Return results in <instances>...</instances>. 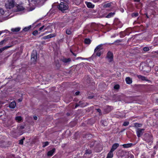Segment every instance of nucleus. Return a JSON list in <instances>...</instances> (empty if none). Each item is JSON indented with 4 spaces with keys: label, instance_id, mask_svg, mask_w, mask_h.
<instances>
[{
    "label": "nucleus",
    "instance_id": "f257e3e1",
    "mask_svg": "<svg viewBox=\"0 0 158 158\" xmlns=\"http://www.w3.org/2000/svg\"><path fill=\"white\" fill-rule=\"evenodd\" d=\"M57 8L59 10L64 12V10L68 9L69 6L66 2H61L59 5L57 6Z\"/></svg>",
    "mask_w": 158,
    "mask_h": 158
},
{
    "label": "nucleus",
    "instance_id": "f03ea898",
    "mask_svg": "<svg viewBox=\"0 0 158 158\" xmlns=\"http://www.w3.org/2000/svg\"><path fill=\"white\" fill-rule=\"evenodd\" d=\"M103 44H100L98 45L96 47L94 50V52L97 53L96 55L98 56H100L102 54L103 52H102L101 50L103 49L102 47Z\"/></svg>",
    "mask_w": 158,
    "mask_h": 158
},
{
    "label": "nucleus",
    "instance_id": "7ed1b4c3",
    "mask_svg": "<svg viewBox=\"0 0 158 158\" xmlns=\"http://www.w3.org/2000/svg\"><path fill=\"white\" fill-rule=\"evenodd\" d=\"M37 58V52L36 50H33L31 55V60L34 64H36Z\"/></svg>",
    "mask_w": 158,
    "mask_h": 158
},
{
    "label": "nucleus",
    "instance_id": "20e7f679",
    "mask_svg": "<svg viewBox=\"0 0 158 158\" xmlns=\"http://www.w3.org/2000/svg\"><path fill=\"white\" fill-rule=\"evenodd\" d=\"M114 24V26L116 27H115L116 29L118 28H121L123 26V23L118 19H115Z\"/></svg>",
    "mask_w": 158,
    "mask_h": 158
},
{
    "label": "nucleus",
    "instance_id": "39448f33",
    "mask_svg": "<svg viewBox=\"0 0 158 158\" xmlns=\"http://www.w3.org/2000/svg\"><path fill=\"white\" fill-rule=\"evenodd\" d=\"M114 55L113 53L110 51H109L107 54L106 58L107 59L109 62L113 61Z\"/></svg>",
    "mask_w": 158,
    "mask_h": 158
},
{
    "label": "nucleus",
    "instance_id": "423d86ee",
    "mask_svg": "<svg viewBox=\"0 0 158 158\" xmlns=\"http://www.w3.org/2000/svg\"><path fill=\"white\" fill-rule=\"evenodd\" d=\"M24 3L21 2L19 4H17L16 6V9L15 12L23 11L25 10V7L23 6Z\"/></svg>",
    "mask_w": 158,
    "mask_h": 158
},
{
    "label": "nucleus",
    "instance_id": "0eeeda50",
    "mask_svg": "<svg viewBox=\"0 0 158 158\" xmlns=\"http://www.w3.org/2000/svg\"><path fill=\"white\" fill-rule=\"evenodd\" d=\"M60 60L64 63L65 65L69 64L71 62V58H66L64 57L62 58Z\"/></svg>",
    "mask_w": 158,
    "mask_h": 158
},
{
    "label": "nucleus",
    "instance_id": "6e6552de",
    "mask_svg": "<svg viewBox=\"0 0 158 158\" xmlns=\"http://www.w3.org/2000/svg\"><path fill=\"white\" fill-rule=\"evenodd\" d=\"M151 68L147 64H145L142 66V71L146 73H149L151 71Z\"/></svg>",
    "mask_w": 158,
    "mask_h": 158
},
{
    "label": "nucleus",
    "instance_id": "1a4fd4ad",
    "mask_svg": "<svg viewBox=\"0 0 158 158\" xmlns=\"http://www.w3.org/2000/svg\"><path fill=\"white\" fill-rule=\"evenodd\" d=\"M8 143L0 139V147L2 148H6L8 147Z\"/></svg>",
    "mask_w": 158,
    "mask_h": 158
},
{
    "label": "nucleus",
    "instance_id": "9d476101",
    "mask_svg": "<svg viewBox=\"0 0 158 158\" xmlns=\"http://www.w3.org/2000/svg\"><path fill=\"white\" fill-rule=\"evenodd\" d=\"M113 107L109 106H107L104 108V112L106 114L108 113L113 109Z\"/></svg>",
    "mask_w": 158,
    "mask_h": 158
},
{
    "label": "nucleus",
    "instance_id": "9b49d317",
    "mask_svg": "<svg viewBox=\"0 0 158 158\" xmlns=\"http://www.w3.org/2000/svg\"><path fill=\"white\" fill-rule=\"evenodd\" d=\"M87 102H83L81 101L79 102V103H76L75 105V108H76L79 106L81 107H85L87 106Z\"/></svg>",
    "mask_w": 158,
    "mask_h": 158
},
{
    "label": "nucleus",
    "instance_id": "f8f14e48",
    "mask_svg": "<svg viewBox=\"0 0 158 158\" xmlns=\"http://www.w3.org/2000/svg\"><path fill=\"white\" fill-rule=\"evenodd\" d=\"M144 130V129L139 128L138 129L136 132V134L138 137H140L143 135Z\"/></svg>",
    "mask_w": 158,
    "mask_h": 158
},
{
    "label": "nucleus",
    "instance_id": "ddd939ff",
    "mask_svg": "<svg viewBox=\"0 0 158 158\" xmlns=\"http://www.w3.org/2000/svg\"><path fill=\"white\" fill-rule=\"evenodd\" d=\"M56 35L55 33L51 34L49 35L44 36L42 38V39L46 40L50 39L56 36Z\"/></svg>",
    "mask_w": 158,
    "mask_h": 158
},
{
    "label": "nucleus",
    "instance_id": "4468645a",
    "mask_svg": "<svg viewBox=\"0 0 158 158\" xmlns=\"http://www.w3.org/2000/svg\"><path fill=\"white\" fill-rule=\"evenodd\" d=\"M137 77L139 79L141 80L142 81H145L148 82H151L150 80L147 79V78L144 76L141 75H137Z\"/></svg>",
    "mask_w": 158,
    "mask_h": 158
},
{
    "label": "nucleus",
    "instance_id": "2eb2a0df",
    "mask_svg": "<svg viewBox=\"0 0 158 158\" xmlns=\"http://www.w3.org/2000/svg\"><path fill=\"white\" fill-rule=\"evenodd\" d=\"M153 137L151 135L148 134L146 137V141L148 142H152L153 140Z\"/></svg>",
    "mask_w": 158,
    "mask_h": 158
},
{
    "label": "nucleus",
    "instance_id": "dca6fc26",
    "mask_svg": "<svg viewBox=\"0 0 158 158\" xmlns=\"http://www.w3.org/2000/svg\"><path fill=\"white\" fill-rule=\"evenodd\" d=\"M123 40L122 39L117 40L115 41L114 43H112L111 44H114L117 46H118L119 45H122L123 44H120V43L123 42Z\"/></svg>",
    "mask_w": 158,
    "mask_h": 158
},
{
    "label": "nucleus",
    "instance_id": "f3484780",
    "mask_svg": "<svg viewBox=\"0 0 158 158\" xmlns=\"http://www.w3.org/2000/svg\"><path fill=\"white\" fill-rule=\"evenodd\" d=\"M135 145V144L132 143H128L127 144H123L122 146L124 148H131Z\"/></svg>",
    "mask_w": 158,
    "mask_h": 158
},
{
    "label": "nucleus",
    "instance_id": "a211bd4d",
    "mask_svg": "<svg viewBox=\"0 0 158 158\" xmlns=\"http://www.w3.org/2000/svg\"><path fill=\"white\" fill-rule=\"evenodd\" d=\"M7 83L5 85V87L4 88V91L5 93H8L10 91V86Z\"/></svg>",
    "mask_w": 158,
    "mask_h": 158
},
{
    "label": "nucleus",
    "instance_id": "6ab92c4d",
    "mask_svg": "<svg viewBox=\"0 0 158 158\" xmlns=\"http://www.w3.org/2000/svg\"><path fill=\"white\" fill-rule=\"evenodd\" d=\"M130 33V32L128 33H126L125 31H121L119 33L120 37L121 38H123L126 35H129Z\"/></svg>",
    "mask_w": 158,
    "mask_h": 158
},
{
    "label": "nucleus",
    "instance_id": "aec40b11",
    "mask_svg": "<svg viewBox=\"0 0 158 158\" xmlns=\"http://www.w3.org/2000/svg\"><path fill=\"white\" fill-rule=\"evenodd\" d=\"M56 149L55 148H53L52 150H50L47 153V156H52L54 153L55 152Z\"/></svg>",
    "mask_w": 158,
    "mask_h": 158
},
{
    "label": "nucleus",
    "instance_id": "412c9836",
    "mask_svg": "<svg viewBox=\"0 0 158 158\" xmlns=\"http://www.w3.org/2000/svg\"><path fill=\"white\" fill-rule=\"evenodd\" d=\"M119 146V144L118 143H114L112 146L111 150L114 152L115 151Z\"/></svg>",
    "mask_w": 158,
    "mask_h": 158
},
{
    "label": "nucleus",
    "instance_id": "4be33fe9",
    "mask_svg": "<svg viewBox=\"0 0 158 158\" xmlns=\"http://www.w3.org/2000/svg\"><path fill=\"white\" fill-rule=\"evenodd\" d=\"M85 3L86 5V6L88 8H93L94 7V5L92 4L91 2H85Z\"/></svg>",
    "mask_w": 158,
    "mask_h": 158
},
{
    "label": "nucleus",
    "instance_id": "5701e85b",
    "mask_svg": "<svg viewBox=\"0 0 158 158\" xmlns=\"http://www.w3.org/2000/svg\"><path fill=\"white\" fill-rule=\"evenodd\" d=\"M125 81L126 83L128 84H131L132 82V79L129 77H126L125 79Z\"/></svg>",
    "mask_w": 158,
    "mask_h": 158
},
{
    "label": "nucleus",
    "instance_id": "b1692460",
    "mask_svg": "<svg viewBox=\"0 0 158 158\" xmlns=\"http://www.w3.org/2000/svg\"><path fill=\"white\" fill-rule=\"evenodd\" d=\"M21 28L20 27H17L15 28H12L11 29V31L13 33H16L20 31Z\"/></svg>",
    "mask_w": 158,
    "mask_h": 158
},
{
    "label": "nucleus",
    "instance_id": "393cba45",
    "mask_svg": "<svg viewBox=\"0 0 158 158\" xmlns=\"http://www.w3.org/2000/svg\"><path fill=\"white\" fill-rule=\"evenodd\" d=\"M113 151L110 150L107 154L106 158H112L113 156Z\"/></svg>",
    "mask_w": 158,
    "mask_h": 158
},
{
    "label": "nucleus",
    "instance_id": "a878e982",
    "mask_svg": "<svg viewBox=\"0 0 158 158\" xmlns=\"http://www.w3.org/2000/svg\"><path fill=\"white\" fill-rule=\"evenodd\" d=\"M15 119L17 121V122L19 123L21 122L23 120L21 116H16L15 117Z\"/></svg>",
    "mask_w": 158,
    "mask_h": 158
},
{
    "label": "nucleus",
    "instance_id": "bb28decb",
    "mask_svg": "<svg viewBox=\"0 0 158 158\" xmlns=\"http://www.w3.org/2000/svg\"><path fill=\"white\" fill-rule=\"evenodd\" d=\"M66 33L68 35H70L72 34V29L71 28H69L66 29Z\"/></svg>",
    "mask_w": 158,
    "mask_h": 158
},
{
    "label": "nucleus",
    "instance_id": "cd10ccee",
    "mask_svg": "<svg viewBox=\"0 0 158 158\" xmlns=\"http://www.w3.org/2000/svg\"><path fill=\"white\" fill-rule=\"evenodd\" d=\"M91 40L89 38H86L84 40V43L85 44H89L91 43Z\"/></svg>",
    "mask_w": 158,
    "mask_h": 158
},
{
    "label": "nucleus",
    "instance_id": "c85d7f7f",
    "mask_svg": "<svg viewBox=\"0 0 158 158\" xmlns=\"http://www.w3.org/2000/svg\"><path fill=\"white\" fill-rule=\"evenodd\" d=\"M16 106V103L15 101L10 102V108L14 109Z\"/></svg>",
    "mask_w": 158,
    "mask_h": 158
},
{
    "label": "nucleus",
    "instance_id": "c756f323",
    "mask_svg": "<svg viewBox=\"0 0 158 158\" xmlns=\"http://www.w3.org/2000/svg\"><path fill=\"white\" fill-rule=\"evenodd\" d=\"M93 135L91 134H88L85 135V137L88 139H90L93 137Z\"/></svg>",
    "mask_w": 158,
    "mask_h": 158
},
{
    "label": "nucleus",
    "instance_id": "7c9ffc66",
    "mask_svg": "<svg viewBox=\"0 0 158 158\" xmlns=\"http://www.w3.org/2000/svg\"><path fill=\"white\" fill-rule=\"evenodd\" d=\"M10 48V46H8L0 48V53H2L3 51L6 49Z\"/></svg>",
    "mask_w": 158,
    "mask_h": 158
},
{
    "label": "nucleus",
    "instance_id": "2f4dec72",
    "mask_svg": "<svg viewBox=\"0 0 158 158\" xmlns=\"http://www.w3.org/2000/svg\"><path fill=\"white\" fill-rule=\"evenodd\" d=\"M31 27V26L30 25L28 27H25L23 29V31L25 32L28 31Z\"/></svg>",
    "mask_w": 158,
    "mask_h": 158
},
{
    "label": "nucleus",
    "instance_id": "473e14b6",
    "mask_svg": "<svg viewBox=\"0 0 158 158\" xmlns=\"http://www.w3.org/2000/svg\"><path fill=\"white\" fill-rule=\"evenodd\" d=\"M16 4L15 0H10V7L12 8L14 7Z\"/></svg>",
    "mask_w": 158,
    "mask_h": 158
},
{
    "label": "nucleus",
    "instance_id": "72a5a7b5",
    "mask_svg": "<svg viewBox=\"0 0 158 158\" xmlns=\"http://www.w3.org/2000/svg\"><path fill=\"white\" fill-rule=\"evenodd\" d=\"M115 14V13L114 12H110L107 15L106 17L107 18H110L113 17Z\"/></svg>",
    "mask_w": 158,
    "mask_h": 158
},
{
    "label": "nucleus",
    "instance_id": "f704fd0d",
    "mask_svg": "<svg viewBox=\"0 0 158 158\" xmlns=\"http://www.w3.org/2000/svg\"><path fill=\"white\" fill-rule=\"evenodd\" d=\"M60 66L61 64L59 62V61H57L56 63V67L57 69H59L60 68Z\"/></svg>",
    "mask_w": 158,
    "mask_h": 158
},
{
    "label": "nucleus",
    "instance_id": "c9c22d12",
    "mask_svg": "<svg viewBox=\"0 0 158 158\" xmlns=\"http://www.w3.org/2000/svg\"><path fill=\"white\" fill-rule=\"evenodd\" d=\"M40 0H34L31 2H33L35 5H39L40 2Z\"/></svg>",
    "mask_w": 158,
    "mask_h": 158
},
{
    "label": "nucleus",
    "instance_id": "e433bc0d",
    "mask_svg": "<svg viewBox=\"0 0 158 158\" xmlns=\"http://www.w3.org/2000/svg\"><path fill=\"white\" fill-rule=\"evenodd\" d=\"M25 139V137H23L22 139L19 141V144L23 145V141Z\"/></svg>",
    "mask_w": 158,
    "mask_h": 158
},
{
    "label": "nucleus",
    "instance_id": "4c0bfd02",
    "mask_svg": "<svg viewBox=\"0 0 158 158\" xmlns=\"http://www.w3.org/2000/svg\"><path fill=\"white\" fill-rule=\"evenodd\" d=\"M139 15V13L137 12L133 13L131 14V16L132 17H135L138 16Z\"/></svg>",
    "mask_w": 158,
    "mask_h": 158
},
{
    "label": "nucleus",
    "instance_id": "58836bf2",
    "mask_svg": "<svg viewBox=\"0 0 158 158\" xmlns=\"http://www.w3.org/2000/svg\"><path fill=\"white\" fill-rule=\"evenodd\" d=\"M92 153V151L90 150H86L85 151V152L84 154V155L86 154H90Z\"/></svg>",
    "mask_w": 158,
    "mask_h": 158
},
{
    "label": "nucleus",
    "instance_id": "ea45409f",
    "mask_svg": "<svg viewBox=\"0 0 158 158\" xmlns=\"http://www.w3.org/2000/svg\"><path fill=\"white\" fill-rule=\"evenodd\" d=\"M111 6V4L110 3H107L105 4L104 5V7L105 8L110 7Z\"/></svg>",
    "mask_w": 158,
    "mask_h": 158
},
{
    "label": "nucleus",
    "instance_id": "a19ab883",
    "mask_svg": "<svg viewBox=\"0 0 158 158\" xmlns=\"http://www.w3.org/2000/svg\"><path fill=\"white\" fill-rule=\"evenodd\" d=\"M49 144V143L48 141L44 142L43 143V147L44 148L46 146L48 145Z\"/></svg>",
    "mask_w": 158,
    "mask_h": 158
},
{
    "label": "nucleus",
    "instance_id": "79ce46f5",
    "mask_svg": "<svg viewBox=\"0 0 158 158\" xmlns=\"http://www.w3.org/2000/svg\"><path fill=\"white\" fill-rule=\"evenodd\" d=\"M5 6L6 8L10 9V2L9 1L8 3L7 4H6Z\"/></svg>",
    "mask_w": 158,
    "mask_h": 158
},
{
    "label": "nucleus",
    "instance_id": "37998d69",
    "mask_svg": "<svg viewBox=\"0 0 158 158\" xmlns=\"http://www.w3.org/2000/svg\"><path fill=\"white\" fill-rule=\"evenodd\" d=\"M38 33V31L37 30H35L34 31L32 32V35L34 36H36L37 35Z\"/></svg>",
    "mask_w": 158,
    "mask_h": 158
},
{
    "label": "nucleus",
    "instance_id": "c03bdc74",
    "mask_svg": "<svg viewBox=\"0 0 158 158\" xmlns=\"http://www.w3.org/2000/svg\"><path fill=\"white\" fill-rule=\"evenodd\" d=\"M129 123L128 122H125L123 123V125L124 126H127L129 124Z\"/></svg>",
    "mask_w": 158,
    "mask_h": 158
},
{
    "label": "nucleus",
    "instance_id": "a18cd8bd",
    "mask_svg": "<svg viewBox=\"0 0 158 158\" xmlns=\"http://www.w3.org/2000/svg\"><path fill=\"white\" fill-rule=\"evenodd\" d=\"M120 88V86L119 85L117 84L115 85L114 86V89H118Z\"/></svg>",
    "mask_w": 158,
    "mask_h": 158
},
{
    "label": "nucleus",
    "instance_id": "49530a36",
    "mask_svg": "<svg viewBox=\"0 0 158 158\" xmlns=\"http://www.w3.org/2000/svg\"><path fill=\"white\" fill-rule=\"evenodd\" d=\"M5 41V40H3L0 42V47L2 46L3 45Z\"/></svg>",
    "mask_w": 158,
    "mask_h": 158
},
{
    "label": "nucleus",
    "instance_id": "de8ad7c7",
    "mask_svg": "<svg viewBox=\"0 0 158 158\" xmlns=\"http://www.w3.org/2000/svg\"><path fill=\"white\" fill-rule=\"evenodd\" d=\"M143 50L144 51H148L149 50V48L148 47H144L143 48Z\"/></svg>",
    "mask_w": 158,
    "mask_h": 158
},
{
    "label": "nucleus",
    "instance_id": "09e8293b",
    "mask_svg": "<svg viewBox=\"0 0 158 158\" xmlns=\"http://www.w3.org/2000/svg\"><path fill=\"white\" fill-rule=\"evenodd\" d=\"M125 31L126 33H128L129 32H130V33H131V30L129 29H126Z\"/></svg>",
    "mask_w": 158,
    "mask_h": 158
},
{
    "label": "nucleus",
    "instance_id": "8fccbe9b",
    "mask_svg": "<svg viewBox=\"0 0 158 158\" xmlns=\"http://www.w3.org/2000/svg\"><path fill=\"white\" fill-rule=\"evenodd\" d=\"M97 112L99 113L100 114L101 113V110L100 109H96Z\"/></svg>",
    "mask_w": 158,
    "mask_h": 158
},
{
    "label": "nucleus",
    "instance_id": "3c124183",
    "mask_svg": "<svg viewBox=\"0 0 158 158\" xmlns=\"http://www.w3.org/2000/svg\"><path fill=\"white\" fill-rule=\"evenodd\" d=\"M94 98V96H89L87 98L88 99H91Z\"/></svg>",
    "mask_w": 158,
    "mask_h": 158
},
{
    "label": "nucleus",
    "instance_id": "603ef678",
    "mask_svg": "<svg viewBox=\"0 0 158 158\" xmlns=\"http://www.w3.org/2000/svg\"><path fill=\"white\" fill-rule=\"evenodd\" d=\"M81 59L82 60H84L85 59L84 58H83L82 57H77L76 58V59H77V60H78V59Z\"/></svg>",
    "mask_w": 158,
    "mask_h": 158
},
{
    "label": "nucleus",
    "instance_id": "864d4df0",
    "mask_svg": "<svg viewBox=\"0 0 158 158\" xmlns=\"http://www.w3.org/2000/svg\"><path fill=\"white\" fill-rule=\"evenodd\" d=\"M44 27V26H43L40 27L39 29V31H41Z\"/></svg>",
    "mask_w": 158,
    "mask_h": 158
},
{
    "label": "nucleus",
    "instance_id": "5fc2aeb1",
    "mask_svg": "<svg viewBox=\"0 0 158 158\" xmlns=\"http://www.w3.org/2000/svg\"><path fill=\"white\" fill-rule=\"evenodd\" d=\"M70 52L75 56H77V54L74 53L71 50H70Z\"/></svg>",
    "mask_w": 158,
    "mask_h": 158
},
{
    "label": "nucleus",
    "instance_id": "6e6d98bb",
    "mask_svg": "<svg viewBox=\"0 0 158 158\" xmlns=\"http://www.w3.org/2000/svg\"><path fill=\"white\" fill-rule=\"evenodd\" d=\"M79 94H80V92L79 91H77L75 92V94L76 95H79Z\"/></svg>",
    "mask_w": 158,
    "mask_h": 158
},
{
    "label": "nucleus",
    "instance_id": "4d7b16f0",
    "mask_svg": "<svg viewBox=\"0 0 158 158\" xmlns=\"http://www.w3.org/2000/svg\"><path fill=\"white\" fill-rule=\"evenodd\" d=\"M94 142H92V143H91V144H90V147H93L94 145Z\"/></svg>",
    "mask_w": 158,
    "mask_h": 158
},
{
    "label": "nucleus",
    "instance_id": "13d9d810",
    "mask_svg": "<svg viewBox=\"0 0 158 158\" xmlns=\"http://www.w3.org/2000/svg\"><path fill=\"white\" fill-rule=\"evenodd\" d=\"M33 118H34V119L35 120H37V118H38L37 117V116H34L33 117Z\"/></svg>",
    "mask_w": 158,
    "mask_h": 158
},
{
    "label": "nucleus",
    "instance_id": "bf43d9fd",
    "mask_svg": "<svg viewBox=\"0 0 158 158\" xmlns=\"http://www.w3.org/2000/svg\"><path fill=\"white\" fill-rule=\"evenodd\" d=\"M134 2H138L140 1V0H134Z\"/></svg>",
    "mask_w": 158,
    "mask_h": 158
},
{
    "label": "nucleus",
    "instance_id": "052dcab7",
    "mask_svg": "<svg viewBox=\"0 0 158 158\" xmlns=\"http://www.w3.org/2000/svg\"><path fill=\"white\" fill-rule=\"evenodd\" d=\"M158 148V142H157V144L155 146V147H154V148Z\"/></svg>",
    "mask_w": 158,
    "mask_h": 158
},
{
    "label": "nucleus",
    "instance_id": "680f3d73",
    "mask_svg": "<svg viewBox=\"0 0 158 158\" xmlns=\"http://www.w3.org/2000/svg\"><path fill=\"white\" fill-rule=\"evenodd\" d=\"M136 125H135V126H136V127H140V124H138V123H136Z\"/></svg>",
    "mask_w": 158,
    "mask_h": 158
},
{
    "label": "nucleus",
    "instance_id": "e2e57ef3",
    "mask_svg": "<svg viewBox=\"0 0 158 158\" xmlns=\"http://www.w3.org/2000/svg\"><path fill=\"white\" fill-rule=\"evenodd\" d=\"M1 114H2V115L4 113V110L1 111H0Z\"/></svg>",
    "mask_w": 158,
    "mask_h": 158
},
{
    "label": "nucleus",
    "instance_id": "0e129e2a",
    "mask_svg": "<svg viewBox=\"0 0 158 158\" xmlns=\"http://www.w3.org/2000/svg\"><path fill=\"white\" fill-rule=\"evenodd\" d=\"M50 27V26H49V25H48V26H47V27H45V28H44V31H44V30H46V29H47V28H48V27Z\"/></svg>",
    "mask_w": 158,
    "mask_h": 158
},
{
    "label": "nucleus",
    "instance_id": "69168bd1",
    "mask_svg": "<svg viewBox=\"0 0 158 158\" xmlns=\"http://www.w3.org/2000/svg\"><path fill=\"white\" fill-rule=\"evenodd\" d=\"M22 98H19L18 99V101L19 102H21L22 101Z\"/></svg>",
    "mask_w": 158,
    "mask_h": 158
},
{
    "label": "nucleus",
    "instance_id": "338daca9",
    "mask_svg": "<svg viewBox=\"0 0 158 158\" xmlns=\"http://www.w3.org/2000/svg\"><path fill=\"white\" fill-rule=\"evenodd\" d=\"M3 33L4 32H6V33H7V32L9 31H8L7 30H5L4 31H3Z\"/></svg>",
    "mask_w": 158,
    "mask_h": 158
},
{
    "label": "nucleus",
    "instance_id": "774afa93",
    "mask_svg": "<svg viewBox=\"0 0 158 158\" xmlns=\"http://www.w3.org/2000/svg\"><path fill=\"white\" fill-rule=\"evenodd\" d=\"M70 115V113H67L66 114V115L67 116H69Z\"/></svg>",
    "mask_w": 158,
    "mask_h": 158
}]
</instances>
